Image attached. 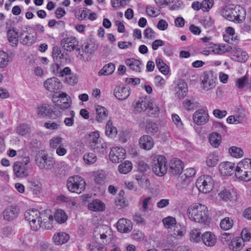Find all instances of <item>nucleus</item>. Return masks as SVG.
<instances>
[{"mask_svg": "<svg viewBox=\"0 0 251 251\" xmlns=\"http://www.w3.org/2000/svg\"><path fill=\"white\" fill-rule=\"evenodd\" d=\"M44 85L46 89L51 93H57L62 88L61 82L55 77L47 79Z\"/></svg>", "mask_w": 251, "mask_h": 251, "instance_id": "nucleus-9", "label": "nucleus"}, {"mask_svg": "<svg viewBox=\"0 0 251 251\" xmlns=\"http://www.w3.org/2000/svg\"><path fill=\"white\" fill-rule=\"evenodd\" d=\"M156 66L159 70L164 75H167L169 72V67L163 62L161 58H158L156 60Z\"/></svg>", "mask_w": 251, "mask_h": 251, "instance_id": "nucleus-44", "label": "nucleus"}, {"mask_svg": "<svg viewBox=\"0 0 251 251\" xmlns=\"http://www.w3.org/2000/svg\"><path fill=\"white\" fill-rule=\"evenodd\" d=\"M193 119L194 123L197 125H203L208 122V115L205 110L200 109L194 113Z\"/></svg>", "mask_w": 251, "mask_h": 251, "instance_id": "nucleus-16", "label": "nucleus"}, {"mask_svg": "<svg viewBox=\"0 0 251 251\" xmlns=\"http://www.w3.org/2000/svg\"><path fill=\"white\" fill-rule=\"evenodd\" d=\"M158 130V127L157 124L151 121H147L146 130L147 133L154 134Z\"/></svg>", "mask_w": 251, "mask_h": 251, "instance_id": "nucleus-46", "label": "nucleus"}, {"mask_svg": "<svg viewBox=\"0 0 251 251\" xmlns=\"http://www.w3.org/2000/svg\"><path fill=\"white\" fill-rule=\"evenodd\" d=\"M213 0H203L201 2L202 10L203 11H209L213 6Z\"/></svg>", "mask_w": 251, "mask_h": 251, "instance_id": "nucleus-62", "label": "nucleus"}, {"mask_svg": "<svg viewBox=\"0 0 251 251\" xmlns=\"http://www.w3.org/2000/svg\"><path fill=\"white\" fill-rule=\"evenodd\" d=\"M9 63L8 54L3 51H0V68H3L6 67Z\"/></svg>", "mask_w": 251, "mask_h": 251, "instance_id": "nucleus-51", "label": "nucleus"}, {"mask_svg": "<svg viewBox=\"0 0 251 251\" xmlns=\"http://www.w3.org/2000/svg\"><path fill=\"white\" fill-rule=\"evenodd\" d=\"M220 227L224 230L231 229L233 226V221L229 217H226L221 221Z\"/></svg>", "mask_w": 251, "mask_h": 251, "instance_id": "nucleus-40", "label": "nucleus"}, {"mask_svg": "<svg viewBox=\"0 0 251 251\" xmlns=\"http://www.w3.org/2000/svg\"><path fill=\"white\" fill-rule=\"evenodd\" d=\"M167 159L161 155L155 156L152 161V170L157 176H163L167 171Z\"/></svg>", "mask_w": 251, "mask_h": 251, "instance_id": "nucleus-5", "label": "nucleus"}, {"mask_svg": "<svg viewBox=\"0 0 251 251\" xmlns=\"http://www.w3.org/2000/svg\"><path fill=\"white\" fill-rule=\"evenodd\" d=\"M200 23L206 28H211L213 27L214 21L211 17L206 16L201 19Z\"/></svg>", "mask_w": 251, "mask_h": 251, "instance_id": "nucleus-54", "label": "nucleus"}, {"mask_svg": "<svg viewBox=\"0 0 251 251\" xmlns=\"http://www.w3.org/2000/svg\"><path fill=\"white\" fill-rule=\"evenodd\" d=\"M183 169V165L182 161L177 159H174L172 160L170 171L174 175H179L182 173Z\"/></svg>", "mask_w": 251, "mask_h": 251, "instance_id": "nucleus-25", "label": "nucleus"}, {"mask_svg": "<svg viewBox=\"0 0 251 251\" xmlns=\"http://www.w3.org/2000/svg\"><path fill=\"white\" fill-rule=\"evenodd\" d=\"M241 239L245 241H249L251 239V229L247 228H244L241 233Z\"/></svg>", "mask_w": 251, "mask_h": 251, "instance_id": "nucleus-59", "label": "nucleus"}, {"mask_svg": "<svg viewBox=\"0 0 251 251\" xmlns=\"http://www.w3.org/2000/svg\"><path fill=\"white\" fill-rule=\"evenodd\" d=\"M88 208L94 211H102L104 209V204L101 201L96 200L89 202Z\"/></svg>", "mask_w": 251, "mask_h": 251, "instance_id": "nucleus-36", "label": "nucleus"}, {"mask_svg": "<svg viewBox=\"0 0 251 251\" xmlns=\"http://www.w3.org/2000/svg\"><path fill=\"white\" fill-rule=\"evenodd\" d=\"M132 168V164L129 161H126L119 166V171L121 174H126L130 172Z\"/></svg>", "mask_w": 251, "mask_h": 251, "instance_id": "nucleus-43", "label": "nucleus"}, {"mask_svg": "<svg viewBox=\"0 0 251 251\" xmlns=\"http://www.w3.org/2000/svg\"><path fill=\"white\" fill-rule=\"evenodd\" d=\"M57 200L60 202H67L69 207H73L75 206L76 202L72 200L71 198L64 195H61L57 197Z\"/></svg>", "mask_w": 251, "mask_h": 251, "instance_id": "nucleus-52", "label": "nucleus"}, {"mask_svg": "<svg viewBox=\"0 0 251 251\" xmlns=\"http://www.w3.org/2000/svg\"><path fill=\"white\" fill-rule=\"evenodd\" d=\"M222 138L220 134L214 132L211 133L209 137V142L213 148H218L221 143Z\"/></svg>", "mask_w": 251, "mask_h": 251, "instance_id": "nucleus-35", "label": "nucleus"}, {"mask_svg": "<svg viewBox=\"0 0 251 251\" xmlns=\"http://www.w3.org/2000/svg\"><path fill=\"white\" fill-rule=\"evenodd\" d=\"M126 64L134 71L137 72L141 71L142 63L139 60L133 58H128L126 60Z\"/></svg>", "mask_w": 251, "mask_h": 251, "instance_id": "nucleus-27", "label": "nucleus"}, {"mask_svg": "<svg viewBox=\"0 0 251 251\" xmlns=\"http://www.w3.org/2000/svg\"><path fill=\"white\" fill-rule=\"evenodd\" d=\"M221 14L229 21L240 23L245 19L246 13L245 9L239 5H229L223 7Z\"/></svg>", "mask_w": 251, "mask_h": 251, "instance_id": "nucleus-2", "label": "nucleus"}, {"mask_svg": "<svg viewBox=\"0 0 251 251\" xmlns=\"http://www.w3.org/2000/svg\"><path fill=\"white\" fill-rule=\"evenodd\" d=\"M202 87L205 90H209L215 87V81L212 76L205 75L202 80Z\"/></svg>", "mask_w": 251, "mask_h": 251, "instance_id": "nucleus-31", "label": "nucleus"}, {"mask_svg": "<svg viewBox=\"0 0 251 251\" xmlns=\"http://www.w3.org/2000/svg\"><path fill=\"white\" fill-rule=\"evenodd\" d=\"M63 145V139L60 136H54L49 140V147L52 149H57Z\"/></svg>", "mask_w": 251, "mask_h": 251, "instance_id": "nucleus-32", "label": "nucleus"}, {"mask_svg": "<svg viewBox=\"0 0 251 251\" xmlns=\"http://www.w3.org/2000/svg\"><path fill=\"white\" fill-rule=\"evenodd\" d=\"M41 213L35 209H28L25 212V218L28 222L32 230L37 231L41 227Z\"/></svg>", "mask_w": 251, "mask_h": 251, "instance_id": "nucleus-4", "label": "nucleus"}, {"mask_svg": "<svg viewBox=\"0 0 251 251\" xmlns=\"http://www.w3.org/2000/svg\"><path fill=\"white\" fill-rule=\"evenodd\" d=\"M228 152L232 156L235 158L241 157L244 154V152L241 149L234 146L230 148Z\"/></svg>", "mask_w": 251, "mask_h": 251, "instance_id": "nucleus-49", "label": "nucleus"}, {"mask_svg": "<svg viewBox=\"0 0 251 251\" xmlns=\"http://www.w3.org/2000/svg\"><path fill=\"white\" fill-rule=\"evenodd\" d=\"M218 155L216 153H212L207 156L206 163L208 167H213L218 164Z\"/></svg>", "mask_w": 251, "mask_h": 251, "instance_id": "nucleus-42", "label": "nucleus"}, {"mask_svg": "<svg viewBox=\"0 0 251 251\" xmlns=\"http://www.w3.org/2000/svg\"><path fill=\"white\" fill-rule=\"evenodd\" d=\"M235 175L238 178L244 181V177H246L245 159L238 163Z\"/></svg>", "mask_w": 251, "mask_h": 251, "instance_id": "nucleus-28", "label": "nucleus"}, {"mask_svg": "<svg viewBox=\"0 0 251 251\" xmlns=\"http://www.w3.org/2000/svg\"><path fill=\"white\" fill-rule=\"evenodd\" d=\"M61 45L65 50L71 52L77 49L78 42L75 37L71 36L63 38Z\"/></svg>", "mask_w": 251, "mask_h": 251, "instance_id": "nucleus-12", "label": "nucleus"}, {"mask_svg": "<svg viewBox=\"0 0 251 251\" xmlns=\"http://www.w3.org/2000/svg\"><path fill=\"white\" fill-rule=\"evenodd\" d=\"M176 96L182 99L186 96L188 93V86L186 82L182 80L178 81L177 85L175 88Z\"/></svg>", "mask_w": 251, "mask_h": 251, "instance_id": "nucleus-22", "label": "nucleus"}, {"mask_svg": "<svg viewBox=\"0 0 251 251\" xmlns=\"http://www.w3.org/2000/svg\"><path fill=\"white\" fill-rule=\"evenodd\" d=\"M19 38L23 45L30 46L35 42L36 37L32 33L28 32L27 30H22L20 32Z\"/></svg>", "mask_w": 251, "mask_h": 251, "instance_id": "nucleus-21", "label": "nucleus"}, {"mask_svg": "<svg viewBox=\"0 0 251 251\" xmlns=\"http://www.w3.org/2000/svg\"><path fill=\"white\" fill-rule=\"evenodd\" d=\"M244 246V241L240 237H233L228 248L232 251H239L243 248Z\"/></svg>", "mask_w": 251, "mask_h": 251, "instance_id": "nucleus-30", "label": "nucleus"}, {"mask_svg": "<svg viewBox=\"0 0 251 251\" xmlns=\"http://www.w3.org/2000/svg\"><path fill=\"white\" fill-rule=\"evenodd\" d=\"M115 97L120 100L126 99L130 94V89L129 86H116L114 90Z\"/></svg>", "mask_w": 251, "mask_h": 251, "instance_id": "nucleus-15", "label": "nucleus"}, {"mask_svg": "<svg viewBox=\"0 0 251 251\" xmlns=\"http://www.w3.org/2000/svg\"><path fill=\"white\" fill-rule=\"evenodd\" d=\"M54 220L58 224H64L68 220V217L67 213L62 209H57L53 216Z\"/></svg>", "mask_w": 251, "mask_h": 251, "instance_id": "nucleus-29", "label": "nucleus"}, {"mask_svg": "<svg viewBox=\"0 0 251 251\" xmlns=\"http://www.w3.org/2000/svg\"><path fill=\"white\" fill-rule=\"evenodd\" d=\"M52 101L58 108L64 110L69 108L71 104L70 97L65 93H61L58 96L53 95Z\"/></svg>", "mask_w": 251, "mask_h": 251, "instance_id": "nucleus-7", "label": "nucleus"}, {"mask_svg": "<svg viewBox=\"0 0 251 251\" xmlns=\"http://www.w3.org/2000/svg\"><path fill=\"white\" fill-rule=\"evenodd\" d=\"M201 241L204 245L208 247H212L217 243L216 235L211 231H206L202 234Z\"/></svg>", "mask_w": 251, "mask_h": 251, "instance_id": "nucleus-20", "label": "nucleus"}, {"mask_svg": "<svg viewBox=\"0 0 251 251\" xmlns=\"http://www.w3.org/2000/svg\"><path fill=\"white\" fill-rule=\"evenodd\" d=\"M77 77L75 74H70L66 77L65 79L66 82L71 85L76 84L77 82Z\"/></svg>", "mask_w": 251, "mask_h": 251, "instance_id": "nucleus-64", "label": "nucleus"}, {"mask_svg": "<svg viewBox=\"0 0 251 251\" xmlns=\"http://www.w3.org/2000/svg\"><path fill=\"white\" fill-rule=\"evenodd\" d=\"M53 216L51 214L50 210H45L41 213L40 219L41 227L48 229H51L53 227Z\"/></svg>", "mask_w": 251, "mask_h": 251, "instance_id": "nucleus-13", "label": "nucleus"}, {"mask_svg": "<svg viewBox=\"0 0 251 251\" xmlns=\"http://www.w3.org/2000/svg\"><path fill=\"white\" fill-rule=\"evenodd\" d=\"M86 183L83 178L79 176L69 177L67 181V187L72 193L80 194L85 189Z\"/></svg>", "mask_w": 251, "mask_h": 251, "instance_id": "nucleus-3", "label": "nucleus"}, {"mask_svg": "<svg viewBox=\"0 0 251 251\" xmlns=\"http://www.w3.org/2000/svg\"><path fill=\"white\" fill-rule=\"evenodd\" d=\"M196 186L200 192L208 193L213 188L214 180L210 176L203 175L197 179Z\"/></svg>", "mask_w": 251, "mask_h": 251, "instance_id": "nucleus-6", "label": "nucleus"}, {"mask_svg": "<svg viewBox=\"0 0 251 251\" xmlns=\"http://www.w3.org/2000/svg\"><path fill=\"white\" fill-rule=\"evenodd\" d=\"M233 51L237 54L239 61L245 62L248 58V55L246 51H242L239 48H234Z\"/></svg>", "mask_w": 251, "mask_h": 251, "instance_id": "nucleus-50", "label": "nucleus"}, {"mask_svg": "<svg viewBox=\"0 0 251 251\" xmlns=\"http://www.w3.org/2000/svg\"><path fill=\"white\" fill-rule=\"evenodd\" d=\"M13 172L15 176L19 178L26 177L28 176V169L20 163V161H17L13 165Z\"/></svg>", "mask_w": 251, "mask_h": 251, "instance_id": "nucleus-14", "label": "nucleus"}, {"mask_svg": "<svg viewBox=\"0 0 251 251\" xmlns=\"http://www.w3.org/2000/svg\"><path fill=\"white\" fill-rule=\"evenodd\" d=\"M126 152L122 148H113L109 153V158L111 161L115 163L121 162L125 158Z\"/></svg>", "mask_w": 251, "mask_h": 251, "instance_id": "nucleus-10", "label": "nucleus"}, {"mask_svg": "<svg viewBox=\"0 0 251 251\" xmlns=\"http://www.w3.org/2000/svg\"><path fill=\"white\" fill-rule=\"evenodd\" d=\"M233 237L231 234L224 232L221 234L220 239L224 245L227 246L228 247Z\"/></svg>", "mask_w": 251, "mask_h": 251, "instance_id": "nucleus-47", "label": "nucleus"}, {"mask_svg": "<svg viewBox=\"0 0 251 251\" xmlns=\"http://www.w3.org/2000/svg\"><path fill=\"white\" fill-rule=\"evenodd\" d=\"M117 133V128L112 125L111 120H108L105 126V134L107 136L112 137Z\"/></svg>", "mask_w": 251, "mask_h": 251, "instance_id": "nucleus-38", "label": "nucleus"}, {"mask_svg": "<svg viewBox=\"0 0 251 251\" xmlns=\"http://www.w3.org/2000/svg\"><path fill=\"white\" fill-rule=\"evenodd\" d=\"M35 162L40 169L45 170H50L54 168L55 164V159L47 154H44L41 157H37Z\"/></svg>", "mask_w": 251, "mask_h": 251, "instance_id": "nucleus-8", "label": "nucleus"}, {"mask_svg": "<svg viewBox=\"0 0 251 251\" xmlns=\"http://www.w3.org/2000/svg\"><path fill=\"white\" fill-rule=\"evenodd\" d=\"M190 240L191 241L198 243L202 240V234L199 229L194 228L191 230L189 234Z\"/></svg>", "mask_w": 251, "mask_h": 251, "instance_id": "nucleus-33", "label": "nucleus"}, {"mask_svg": "<svg viewBox=\"0 0 251 251\" xmlns=\"http://www.w3.org/2000/svg\"><path fill=\"white\" fill-rule=\"evenodd\" d=\"M196 171L194 168H189L183 171L180 174L181 176L185 177V178H190L195 175Z\"/></svg>", "mask_w": 251, "mask_h": 251, "instance_id": "nucleus-63", "label": "nucleus"}, {"mask_svg": "<svg viewBox=\"0 0 251 251\" xmlns=\"http://www.w3.org/2000/svg\"><path fill=\"white\" fill-rule=\"evenodd\" d=\"M115 65L113 63L105 65L98 73L100 76L107 75L112 74L115 70Z\"/></svg>", "mask_w": 251, "mask_h": 251, "instance_id": "nucleus-39", "label": "nucleus"}, {"mask_svg": "<svg viewBox=\"0 0 251 251\" xmlns=\"http://www.w3.org/2000/svg\"><path fill=\"white\" fill-rule=\"evenodd\" d=\"M162 222L164 226L168 228H171L176 225V221L175 218L172 217H168L163 219Z\"/></svg>", "mask_w": 251, "mask_h": 251, "instance_id": "nucleus-58", "label": "nucleus"}, {"mask_svg": "<svg viewBox=\"0 0 251 251\" xmlns=\"http://www.w3.org/2000/svg\"><path fill=\"white\" fill-rule=\"evenodd\" d=\"M139 143L141 148L145 150H150L154 145L152 138L149 135H143L139 139Z\"/></svg>", "mask_w": 251, "mask_h": 251, "instance_id": "nucleus-24", "label": "nucleus"}, {"mask_svg": "<svg viewBox=\"0 0 251 251\" xmlns=\"http://www.w3.org/2000/svg\"><path fill=\"white\" fill-rule=\"evenodd\" d=\"M53 112V106L47 103L41 104L37 108V113L41 118L49 117Z\"/></svg>", "mask_w": 251, "mask_h": 251, "instance_id": "nucleus-19", "label": "nucleus"}, {"mask_svg": "<svg viewBox=\"0 0 251 251\" xmlns=\"http://www.w3.org/2000/svg\"><path fill=\"white\" fill-rule=\"evenodd\" d=\"M7 37L9 42L12 46H16L18 42V32L14 28L7 31Z\"/></svg>", "mask_w": 251, "mask_h": 251, "instance_id": "nucleus-34", "label": "nucleus"}, {"mask_svg": "<svg viewBox=\"0 0 251 251\" xmlns=\"http://www.w3.org/2000/svg\"><path fill=\"white\" fill-rule=\"evenodd\" d=\"M70 239V235L64 232H59L54 234L52 238L53 243L57 245L66 243Z\"/></svg>", "mask_w": 251, "mask_h": 251, "instance_id": "nucleus-26", "label": "nucleus"}, {"mask_svg": "<svg viewBox=\"0 0 251 251\" xmlns=\"http://www.w3.org/2000/svg\"><path fill=\"white\" fill-rule=\"evenodd\" d=\"M219 172L222 176H229L235 172V165L234 163L225 162L221 163L219 166Z\"/></svg>", "mask_w": 251, "mask_h": 251, "instance_id": "nucleus-17", "label": "nucleus"}, {"mask_svg": "<svg viewBox=\"0 0 251 251\" xmlns=\"http://www.w3.org/2000/svg\"><path fill=\"white\" fill-rule=\"evenodd\" d=\"M19 210L14 206L6 207L2 212V217L4 221L10 222L14 220L18 216Z\"/></svg>", "mask_w": 251, "mask_h": 251, "instance_id": "nucleus-11", "label": "nucleus"}, {"mask_svg": "<svg viewBox=\"0 0 251 251\" xmlns=\"http://www.w3.org/2000/svg\"><path fill=\"white\" fill-rule=\"evenodd\" d=\"M91 148L96 152L104 154L106 152L107 146L106 143L100 141L96 144H91Z\"/></svg>", "mask_w": 251, "mask_h": 251, "instance_id": "nucleus-37", "label": "nucleus"}, {"mask_svg": "<svg viewBox=\"0 0 251 251\" xmlns=\"http://www.w3.org/2000/svg\"><path fill=\"white\" fill-rule=\"evenodd\" d=\"M187 216L191 221L205 224L208 222L209 213L207 207L200 203H194L187 210Z\"/></svg>", "mask_w": 251, "mask_h": 251, "instance_id": "nucleus-1", "label": "nucleus"}, {"mask_svg": "<svg viewBox=\"0 0 251 251\" xmlns=\"http://www.w3.org/2000/svg\"><path fill=\"white\" fill-rule=\"evenodd\" d=\"M148 101L140 99L134 106L135 110L137 112H141L147 110Z\"/></svg>", "mask_w": 251, "mask_h": 251, "instance_id": "nucleus-45", "label": "nucleus"}, {"mask_svg": "<svg viewBox=\"0 0 251 251\" xmlns=\"http://www.w3.org/2000/svg\"><path fill=\"white\" fill-rule=\"evenodd\" d=\"M117 227L118 231L121 233H128L132 229V224L130 220L122 218L118 220Z\"/></svg>", "mask_w": 251, "mask_h": 251, "instance_id": "nucleus-18", "label": "nucleus"}, {"mask_svg": "<svg viewBox=\"0 0 251 251\" xmlns=\"http://www.w3.org/2000/svg\"><path fill=\"white\" fill-rule=\"evenodd\" d=\"M52 56L54 60L59 61L63 58V54L61 53L60 48L58 47H53L52 51Z\"/></svg>", "mask_w": 251, "mask_h": 251, "instance_id": "nucleus-55", "label": "nucleus"}, {"mask_svg": "<svg viewBox=\"0 0 251 251\" xmlns=\"http://www.w3.org/2000/svg\"><path fill=\"white\" fill-rule=\"evenodd\" d=\"M184 234V231L183 228L181 227L180 226H175L174 229L173 233H172L173 236L176 239L182 237Z\"/></svg>", "mask_w": 251, "mask_h": 251, "instance_id": "nucleus-57", "label": "nucleus"}, {"mask_svg": "<svg viewBox=\"0 0 251 251\" xmlns=\"http://www.w3.org/2000/svg\"><path fill=\"white\" fill-rule=\"evenodd\" d=\"M96 120L99 123H102L106 119L108 116V111L104 107L98 105L95 106Z\"/></svg>", "mask_w": 251, "mask_h": 251, "instance_id": "nucleus-23", "label": "nucleus"}, {"mask_svg": "<svg viewBox=\"0 0 251 251\" xmlns=\"http://www.w3.org/2000/svg\"><path fill=\"white\" fill-rule=\"evenodd\" d=\"M246 177H244V181H249L251 180V159H245Z\"/></svg>", "mask_w": 251, "mask_h": 251, "instance_id": "nucleus-48", "label": "nucleus"}, {"mask_svg": "<svg viewBox=\"0 0 251 251\" xmlns=\"http://www.w3.org/2000/svg\"><path fill=\"white\" fill-rule=\"evenodd\" d=\"M44 126L46 129L49 130H56L60 128V123H56L54 122L49 121L48 122H45L44 124Z\"/></svg>", "mask_w": 251, "mask_h": 251, "instance_id": "nucleus-56", "label": "nucleus"}, {"mask_svg": "<svg viewBox=\"0 0 251 251\" xmlns=\"http://www.w3.org/2000/svg\"><path fill=\"white\" fill-rule=\"evenodd\" d=\"M178 182L176 184L177 187L179 190L185 189L190 183L191 179L180 175L178 178Z\"/></svg>", "mask_w": 251, "mask_h": 251, "instance_id": "nucleus-41", "label": "nucleus"}, {"mask_svg": "<svg viewBox=\"0 0 251 251\" xmlns=\"http://www.w3.org/2000/svg\"><path fill=\"white\" fill-rule=\"evenodd\" d=\"M83 159L86 164H92L97 161V157L94 153L89 152L84 155Z\"/></svg>", "mask_w": 251, "mask_h": 251, "instance_id": "nucleus-53", "label": "nucleus"}, {"mask_svg": "<svg viewBox=\"0 0 251 251\" xmlns=\"http://www.w3.org/2000/svg\"><path fill=\"white\" fill-rule=\"evenodd\" d=\"M147 107V110L151 114H155L159 111L158 107L152 101H148Z\"/></svg>", "mask_w": 251, "mask_h": 251, "instance_id": "nucleus-60", "label": "nucleus"}, {"mask_svg": "<svg viewBox=\"0 0 251 251\" xmlns=\"http://www.w3.org/2000/svg\"><path fill=\"white\" fill-rule=\"evenodd\" d=\"M100 134L98 131H94L89 135V141L91 144H96L99 143L100 140L99 139Z\"/></svg>", "mask_w": 251, "mask_h": 251, "instance_id": "nucleus-61", "label": "nucleus"}]
</instances>
